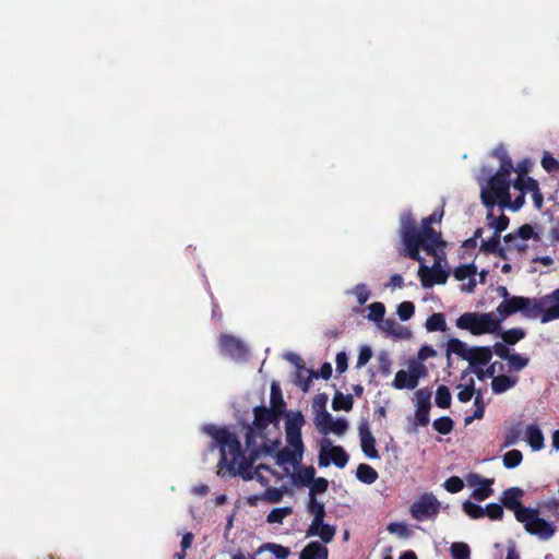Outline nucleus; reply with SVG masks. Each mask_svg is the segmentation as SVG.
<instances>
[{"label": "nucleus", "instance_id": "f257e3e1", "mask_svg": "<svg viewBox=\"0 0 559 559\" xmlns=\"http://www.w3.org/2000/svg\"><path fill=\"white\" fill-rule=\"evenodd\" d=\"M203 431L213 439L211 449H219L218 475L240 476L243 480L257 479L264 487L284 478L278 472L264 464H259L252 469L253 463L259 457L251 452H248L249 457H247L241 451L240 441L227 428L207 425L203 427Z\"/></svg>", "mask_w": 559, "mask_h": 559}, {"label": "nucleus", "instance_id": "f03ea898", "mask_svg": "<svg viewBox=\"0 0 559 559\" xmlns=\"http://www.w3.org/2000/svg\"><path fill=\"white\" fill-rule=\"evenodd\" d=\"M513 189L519 193L512 200L510 179L495 174L485 185H481V201L486 207L491 210H493L495 203L498 202L502 206H509L513 211H518L524 204L525 194L531 193L534 206L537 210L543 207L544 197L535 179L519 174L513 183Z\"/></svg>", "mask_w": 559, "mask_h": 559}, {"label": "nucleus", "instance_id": "7ed1b4c3", "mask_svg": "<svg viewBox=\"0 0 559 559\" xmlns=\"http://www.w3.org/2000/svg\"><path fill=\"white\" fill-rule=\"evenodd\" d=\"M277 413L266 407L254 408V420L246 433L247 451L255 457L273 455L281 444Z\"/></svg>", "mask_w": 559, "mask_h": 559}, {"label": "nucleus", "instance_id": "20e7f679", "mask_svg": "<svg viewBox=\"0 0 559 559\" xmlns=\"http://www.w3.org/2000/svg\"><path fill=\"white\" fill-rule=\"evenodd\" d=\"M443 217V211H435L428 217L424 218L419 227L415 226L411 212H405L401 216L400 236L403 246H406V239L412 238L417 246L426 253H435L436 247H445L441 233L431 227V224L440 223Z\"/></svg>", "mask_w": 559, "mask_h": 559}, {"label": "nucleus", "instance_id": "39448f33", "mask_svg": "<svg viewBox=\"0 0 559 559\" xmlns=\"http://www.w3.org/2000/svg\"><path fill=\"white\" fill-rule=\"evenodd\" d=\"M509 313L520 312L530 320L548 323L559 319V288L535 298H516L507 305Z\"/></svg>", "mask_w": 559, "mask_h": 559}, {"label": "nucleus", "instance_id": "423d86ee", "mask_svg": "<svg viewBox=\"0 0 559 559\" xmlns=\"http://www.w3.org/2000/svg\"><path fill=\"white\" fill-rule=\"evenodd\" d=\"M305 418L300 412L288 414L285 423L287 447L281 451L278 449L275 454L276 465L282 467L285 475L290 473V468H295L302 460L304 442L301 439V428Z\"/></svg>", "mask_w": 559, "mask_h": 559}, {"label": "nucleus", "instance_id": "0eeeda50", "mask_svg": "<svg viewBox=\"0 0 559 559\" xmlns=\"http://www.w3.org/2000/svg\"><path fill=\"white\" fill-rule=\"evenodd\" d=\"M420 249L421 246H417L412 238L407 237L406 246H403V252L406 257L419 263L418 276L420 278L421 286L424 288H430L436 284H445L449 273L442 269L444 247H436L435 253H428L435 259L432 266H428L426 264L425 259L420 255Z\"/></svg>", "mask_w": 559, "mask_h": 559}, {"label": "nucleus", "instance_id": "6e6552de", "mask_svg": "<svg viewBox=\"0 0 559 559\" xmlns=\"http://www.w3.org/2000/svg\"><path fill=\"white\" fill-rule=\"evenodd\" d=\"M506 318L491 312H465L456 320V326L469 331L474 335L493 334L500 330L501 322Z\"/></svg>", "mask_w": 559, "mask_h": 559}, {"label": "nucleus", "instance_id": "1a4fd4ad", "mask_svg": "<svg viewBox=\"0 0 559 559\" xmlns=\"http://www.w3.org/2000/svg\"><path fill=\"white\" fill-rule=\"evenodd\" d=\"M516 521L525 531L540 540H549L556 534V525L543 519L538 509H521L516 512Z\"/></svg>", "mask_w": 559, "mask_h": 559}, {"label": "nucleus", "instance_id": "9d476101", "mask_svg": "<svg viewBox=\"0 0 559 559\" xmlns=\"http://www.w3.org/2000/svg\"><path fill=\"white\" fill-rule=\"evenodd\" d=\"M349 456L341 445H334L332 440L323 438L319 443L318 464L320 467H328L334 464L338 468H344L348 463Z\"/></svg>", "mask_w": 559, "mask_h": 559}, {"label": "nucleus", "instance_id": "9b49d317", "mask_svg": "<svg viewBox=\"0 0 559 559\" xmlns=\"http://www.w3.org/2000/svg\"><path fill=\"white\" fill-rule=\"evenodd\" d=\"M441 503L431 492L419 496L411 506V514L417 521L435 519L440 512Z\"/></svg>", "mask_w": 559, "mask_h": 559}, {"label": "nucleus", "instance_id": "f8f14e48", "mask_svg": "<svg viewBox=\"0 0 559 559\" xmlns=\"http://www.w3.org/2000/svg\"><path fill=\"white\" fill-rule=\"evenodd\" d=\"M314 425L321 435L328 436L332 433L337 437H343L349 427L345 418H334L331 414L314 416Z\"/></svg>", "mask_w": 559, "mask_h": 559}, {"label": "nucleus", "instance_id": "ddd939ff", "mask_svg": "<svg viewBox=\"0 0 559 559\" xmlns=\"http://www.w3.org/2000/svg\"><path fill=\"white\" fill-rule=\"evenodd\" d=\"M453 277L462 283L461 292L474 293L477 286V265L475 262L461 264L453 270Z\"/></svg>", "mask_w": 559, "mask_h": 559}, {"label": "nucleus", "instance_id": "4468645a", "mask_svg": "<svg viewBox=\"0 0 559 559\" xmlns=\"http://www.w3.org/2000/svg\"><path fill=\"white\" fill-rule=\"evenodd\" d=\"M430 400L431 391L429 389H420L414 394L416 406L415 420L418 426L425 427L429 424Z\"/></svg>", "mask_w": 559, "mask_h": 559}, {"label": "nucleus", "instance_id": "2eb2a0df", "mask_svg": "<svg viewBox=\"0 0 559 559\" xmlns=\"http://www.w3.org/2000/svg\"><path fill=\"white\" fill-rule=\"evenodd\" d=\"M468 486L473 487L472 497L476 501H484L493 493V478H484L478 474H468L466 477Z\"/></svg>", "mask_w": 559, "mask_h": 559}, {"label": "nucleus", "instance_id": "dca6fc26", "mask_svg": "<svg viewBox=\"0 0 559 559\" xmlns=\"http://www.w3.org/2000/svg\"><path fill=\"white\" fill-rule=\"evenodd\" d=\"M358 433L360 439L361 451L364 454L371 460L379 457V453L376 449V439L371 432L368 421H361L358 426Z\"/></svg>", "mask_w": 559, "mask_h": 559}, {"label": "nucleus", "instance_id": "f3484780", "mask_svg": "<svg viewBox=\"0 0 559 559\" xmlns=\"http://www.w3.org/2000/svg\"><path fill=\"white\" fill-rule=\"evenodd\" d=\"M219 344L222 352L234 359H240L247 354L246 345L234 336L222 335Z\"/></svg>", "mask_w": 559, "mask_h": 559}, {"label": "nucleus", "instance_id": "a211bd4d", "mask_svg": "<svg viewBox=\"0 0 559 559\" xmlns=\"http://www.w3.org/2000/svg\"><path fill=\"white\" fill-rule=\"evenodd\" d=\"M524 495V491L519 487H511L502 492L501 502L502 504L514 512L516 516V512L521 509H528L521 504V499Z\"/></svg>", "mask_w": 559, "mask_h": 559}, {"label": "nucleus", "instance_id": "6ab92c4d", "mask_svg": "<svg viewBox=\"0 0 559 559\" xmlns=\"http://www.w3.org/2000/svg\"><path fill=\"white\" fill-rule=\"evenodd\" d=\"M336 530L334 526L325 524L321 520L317 525L311 523L306 531L307 537L318 536L324 544H329L333 540Z\"/></svg>", "mask_w": 559, "mask_h": 559}, {"label": "nucleus", "instance_id": "aec40b11", "mask_svg": "<svg viewBox=\"0 0 559 559\" xmlns=\"http://www.w3.org/2000/svg\"><path fill=\"white\" fill-rule=\"evenodd\" d=\"M524 437L532 451L538 452L545 448V437L542 429L537 425H527L524 430Z\"/></svg>", "mask_w": 559, "mask_h": 559}, {"label": "nucleus", "instance_id": "412c9836", "mask_svg": "<svg viewBox=\"0 0 559 559\" xmlns=\"http://www.w3.org/2000/svg\"><path fill=\"white\" fill-rule=\"evenodd\" d=\"M378 328L390 336L400 340H406L411 337V331L397 323L394 319H384L378 324Z\"/></svg>", "mask_w": 559, "mask_h": 559}, {"label": "nucleus", "instance_id": "4be33fe9", "mask_svg": "<svg viewBox=\"0 0 559 559\" xmlns=\"http://www.w3.org/2000/svg\"><path fill=\"white\" fill-rule=\"evenodd\" d=\"M491 350L488 347H474L471 349V355L467 361L469 362L471 370L479 367H485L491 359Z\"/></svg>", "mask_w": 559, "mask_h": 559}, {"label": "nucleus", "instance_id": "5701e85b", "mask_svg": "<svg viewBox=\"0 0 559 559\" xmlns=\"http://www.w3.org/2000/svg\"><path fill=\"white\" fill-rule=\"evenodd\" d=\"M328 548L319 542L309 543L300 552L299 559H328Z\"/></svg>", "mask_w": 559, "mask_h": 559}, {"label": "nucleus", "instance_id": "b1692460", "mask_svg": "<svg viewBox=\"0 0 559 559\" xmlns=\"http://www.w3.org/2000/svg\"><path fill=\"white\" fill-rule=\"evenodd\" d=\"M518 381V377L507 374L496 376L491 381V390L495 394H501L514 388Z\"/></svg>", "mask_w": 559, "mask_h": 559}, {"label": "nucleus", "instance_id": "393cba45", "mask_svg": "<svg viewBox=\"0 0 559 559\" xmlns=\"http://www.w3.org/2000/svg\"><path fill=\"white\" fill-rule=\"evenodd\" d=\"M392 385L396 390H414L418 385V381L407 370H399Z\"/></svg>", "mask_w": 559, "mask_h": 559}, {"label": "nucleus", "instance_id": "a878e982", "mask_svg": "<svg viewBox=\"0 0 559 559\" xmlns=\"http://www.w3.org/2000/svg\"><path fill=\"white\" fill-rule=\"evenodd\" d=\"M316 476V469L313 466H304L298 468L293 475V483L296 486L308 487Z\"/></svg>", "mask_w": 559, "mask_h": 559}, {"label": "nucleus", "instance_id": "bb28decb", "mask_svg": "<svg viewBox=\"0 0 559 559\" xmlns=\"http://www.w3.org/2000/svg\"><path fill=\"white\" fill-rule=\"evenodd\" d=\"M286 492V487L283 488H267L263 495L249 498L251 504H255L257 500H264L270 503H278Z\"/></svg>", "mask_w": 559, "mask_h": 559}, {"label": "nucleus", "instance_id": "cd10ccee", "mask_svg": "<svg viewBox=\"0 0 559 559\" xmlns=\"http://www.w3.org/2000/svg\"><path fill=\"white\" fill-rule=\"evenodd\" d=\"M471 347H468L464 342L457 338H451L447 343V352L448 354H454L460 356L464 360H467L471 355Z\"/></svg>", "mask_w": 559, "mask_h": 559}, {"label": "nucleus", "instance_id": "c85d7f7f", "mask_svg": "<svg viewBox=\"0 0 559 559\" xmlns=\"http://www.w3.org/2000/svg\"><path fill=\"white\" fill-rule=\"evenodd\" d=\"M264 551L271 552L273 556H275L277 559H286L290 555L289 548L275 544V543H265L262 544L258 550L257 554H262Z\"/></svg>", "mask_w": 559, "mask_h": 559}, {"label": "nucleus", "instance_id": "c756f323", "mask_svg": "<svg viewBox=\"0 0 559 559\" xmlns=\"http://www.w3.org/2000/svg\"><path fill=\"white\" fill-rule=\"evenodd\" d=\"M497 290H498L499 295L503 298V301L498 305V307L496 308V311L498 312L499 316L507 319L508 317L513 314V313H509V307L507 305L509 302H511L513 299L524 298V297L523 296H510L507 287H504V286L498 287Z\"/></svg>", "mask_w": 559, "mask_h": 559}, {"label": "nucleus", "instance_id": "7c9ffc66", "mask_svg": "<svg viewBox=\"0 0 559 559\" xmlns=\"http://www.w3.org/2000/svg\"><path fill=\"white\" fill-rule=\"evenodd\" d=\"M487 214L488 226L493 230V234L500 235L509 225V218L504 214H500L496 217L492 210L489 209Z\"/></svg>", "mask_w": 559, "mask_h": 559}, {"label": "nucleus", "instance_id": "2f4dec72", "mask_svg": "<svg viewBox=\"0 0 559 559\" xmlns=\"http://www.w3.org/2000/svg\"><path fill=\"white\" fill-rule=\"evenodd\" d=\"M357 478L365 484H373L378 479L377 471L368 464H359L356 472Z\"/></svg>", "mask_w": 559, "mask_h": 559}, {"label": "nucleus", "instance_id": "473e14b6", "mask_svg": "<svg viewBox=\"0 0 559 559\" xmlns=\"http://www.w3.org/2000/svg\"><path fill=\"white\" fill-rule=\"evenodd\" d=\"M308 511L313 515L311 523H314L317 525L321 520H324V504L317 500L316 497H309Z\"/></svg>", "mask_w": 559, "mask_h": 559}, {"label": "nucleus", "instance_id": "72a5a7b5", "mask_svg": "<svg viewBox=\"0 0 559 559\" xmlns=\"http://www.w3.org/2000/svg\"><path fill=\"white\" fill-rule=\"evenodd\" d=\"M332 408L334 411H350L353 408V396L337 392L332 400Z\"/></svg>", "mask_w": 559, "mask_h": 559}, {"label": "nucleus", "instance_id": "f704fd0d", "mask_svg": "<svg viewBox=\"0 0 559 559\" xmlns=\"http://www.w3.org/2000/svg\"><path fill=\"white\" fill-rule=\"evenodd\" d=\"M292 513H293L292 507L274 508L266 515V522L269 524H282L284 519L289 516Z\"/></svg>", "mask_w": 559, "mask_h": 559}, {"label": "nucleus", "instance_id": "c9c22d12", "mask_svg": "<svg viewBox=\"0 0 559 559\" xmlns=\"http://www.w3.org/2000/svg\"><path fill=\"white\" fill-rule=\"evenodd\" d=\"M425 326L429 332L444 331L447 329L444 316L442 313L431 314L426 320Z\"/></svg>", "mask_w": 559, "mask_h": 559}, {"label": "nucleus", "instance_id": "e433bc0d", "mask_svg": "<svg viewBox=\"0 0 559 559\" xmlns=\"http://www.w3.org/2000/svg\"><path fill=\"white\" fill-rule=\"evenodd\" d=\"M346 294L354 295L360 306L365 305L371 297V293L365 283L357 284L353 289L347 290Z\"/></svg>", "mask_w": 559, "mask_h": 559}, {"label": "nucleus", "instance_id": "4c0bfd02", "mask_svg": "<svg viewBox=\"0 0 559 559\" xmlns=\"http://www.w3.org/2000/svg\"><path fill=\"white\" fill-rule=\"evenodd\" d=\"M313 378V371L301 367L296 371V384L301 388L304 392H307L310 388L311 380Z\"/></svg>", "mask_w": 559, "mask_h": 559}, {"label": "nucleus", "instance_id": "58836bf2", "mask_svg": "<svg viewBox=\"0 0 559 559\" xmlns=\"http://www.w3.org/2000/svg\"><path fill=\"white\" fill-rule=\"evenodd\" d=\"M522 452L515 449L508 451L502 457L503 466L508 469L518 467L522 463Z\"/></svg>", "mask_w": 559, "mask_h": 559}, {"label": "nucleus", "instance_id": "ea45409f", "mask_svg": "<svg viewBox=\"0 0 559 559\" xmlns=\"http://www.w3.org/2000/svg\"><path fill=\"white\" fill-rule=\"evenodd\" d=\"M407 371L419 382V379L427 376V368L420 360L412 358L407 362Z\"/></svg>", "mask_w": 559, "mask_h": 559}, {"label": "nucleus", "instance_id": "a19ab883", "mask_svg": "<svg viewBox=\"0 0 559 559\" xmlns=\"http://www.w3.org/2000/svg\"><path fill=\"white\" fill-rule=\"evenodd\" d=\"M369 313L367 316V319L369 321L376 322L377 324H380L381 321H383V317L385 313V307L382 302L376 301L369 305L368 307Z\"/></svg>", "mask_w": 559, "mask_h": 559}, {"label": "nucleus", "instance_id": "79ce46f5", "mask_svg": "<svg viewBox=\"0 0 559 559\" xmlns=\"http://www.w3.org/2000/svg\"><path fill=\"white\" fill-rule=\"evenodd\" d=\"M504 242L507 245L508 250H514L516 252H522L527 249V242L522 240L520 237L510 233L504 236Z\"/></svg>", "mask_w": 559, "mask_h": 559}, {"label": "nucleus", "instance_id": "37998d69", "mask_svg": "<svg viewBox=\"0 0 559 559\" xmlns=\"http://www.w3.org/2000/svg\"><path fill=\"white\" fill-rule=\"evenodd\" d=\"M526 335V332L521 328H513L510 330L504 331L501 334V337L506 344H515L523 340Z\"/></svg>", "mask_w": 559, "mask_h": 559}, {"label": "nucleus", "instance_id": "c03bdc74", "mask_svg": "<svg viewBox=\"0 0 559 559\" xmlns=\"http://www.w3.org/2000/svg\"><path fill=\"white\" fill-rule=\"evenodd\" d=\"M451 393L445 385H440L436 392V405L440 408H448L451 405Z\"/></svg>", "mask_w": 559, "mask_h": 559}, {"label": "nucleus", "instance_id": "a18cd8bd", "mask_svg": "<svg viewBox=\"0 0 559 559\" xmlns=\"http://www.w3.org/2000/svg\"><path fill=\"white\" fill-rule=\"evenodd\" d=\"M496 153L498 154V156L500 157V160H501L500 167H499L498 171L496 173V175H501L502 177L510 179V175L513 169L511 159L507 156L504 151H501V152L497 151Z\"/></svg>", "mask_w": 559, "mask_h": 559}, {"label": "nucleus", "instance_id": "49530a36", "mask_svg": "<svg viewBox=\"0 0 559 559\" xmlns=\"http://www.w3.org/2000/svg\"><path fill=\"white\" fill-rule=\"evenodd\" d=\"M530 358L521 354L512 353L508 359L509 367L514 371H521L528 366Z\"/></svg>", "mask_w": 559, "mask_h": 559}, {"label": "nucleus", "instance_id": "de8ad7c7", "mask_svg": "<svg viewBox=\"0 0 559 559\" xmlns=\"http://www.w3.org/2000/svg\"><path fill=\"white\" fill-rule=\"evenodd\" d=\"M463 511L471 518V519H481L485 516V509L469 500L463 502Z\"/></svg>", "mask_w": 559, "mask_h": 559}, {"label": "nucleus", "instance_id": "09e8293b", "mask_svg": "<svg viewBox=\"0 0 559 559\" xmlns=\"http://www.w3.org/2000/svg\"><path fill=\"white\" fill-rule=\"evenodd\" d=\"M450 550L453 559H471V550L467 544L453 543Z\"/></svg>", "mask_w": 559, "mask_h": 559}, {"label": "nucleus", "instance_id": "8fccbe9b", "mask_svg": "<svg viewBox=\"0 0 559 559\" xmlns=\"http://www.w3.org/2000/svg\"><path fill=\"white\" fill-rule=\"evenodd\" d=\"M453 420L450 417H440L432 424L433 428L441 435H448L453 429Z\"/></svg>", "mask_w": 559, "mask_h": 559}, {"label": "nucleus", "instance_id": "3c124183", "mask_svg": "<svg viewBox=\"0 0 559 559\" xmlns=\"http://www.w3.org/2000/svg\"><path fill=\"white\" fill-rule=\"evenodd\" d=\"M328 400H329V397L324 393H320V394L316 395L313 403H312V409H313L314 416H319L321 414H330L325 408Z\"/></svg>", "mask_w": 559, "mask_h": 559}, {"label": "nucleus", "instance_id": "603ef678", "mask_svg": "<svg viewBox=\"0 0 559 559\" xmlns=\"http://www.w3.org/2000/svg\"><path fill=\"white\" fill-rule=\"evenodd\" d=\"M329 481L323 478H313L309 487V497H316L317 493H323L326 491Z\"/></svg>", "mask_w": 559, "mask_h": 559}, {"label": "nucleus", "instance_id": "864d4df0", "mask_svg": "<svg viewBox=\"0 0 559 559\" xmlns=\"http://www.w3.org/2000/svg\"><path fill=\"white\" fill-rule=\"evenodd\" d=\"M379 370L383 376H389L391 373L392 360L388 352H380L377 356Z\"/></svg>", "mask_w": 559, "mask_h": 559}, {"label": "nucleus", "instance_id": "5fc2aeb1", "mask_svg": "<svg viewBox=\"0 0 559 559\" xmlns=\"http://www.w3.org/2000/svg\"><path fill=\"white\" fill-rule=\"evenodd\" d=\"M396 312L402 321H407L413 317L415 312V306L411 301H403L397 306Z\"/></svg>", "mask_w": 559, "mask_h": 559}, {"label": "nucleus", "instance_id": "6e6d98bb", "mask_svg": "<svg viewBox=\"0 0 559 559\" xmlns=\"http://www.w3.org/2000/svg\"><path fill=\"white\" fill-rule=\"evenodd\" d=\"M521 437V429L519 426H513L509 428L504 433V443L503 448H509L518 443Z\"/></svg>", "mask_w": 559, "mask_h": 559}, {"label": "nucleus", "instance_id": "4d7b16f0", "mask_svg": "<svg viewBox=\"0 0 559 559\" xmlns=\"http://www.w3.org/2000/svg\"><path fill=\"white\" fill-rule=\"evenodd\" d=\"M388 531L391 534H395L401 538H407L411 535V531L406 524L401 522H393L388 525Z\"/></svg>", "mask_w": 559, "mask_h": 559}, {"label": "nucleus", "instance_id": "13d9d810", "mask_svg": "<svg viewBox=\"0 0 559 559\" xmlns=\"http://www.w3.org/2000/svg\"><path fill=\"white\" fill-rule=\"evenodd\" d=\"M443 487L447 491L456 493L464 488V483L460 477L452 476L444 481Z\"/></svg>", "mask_w": 559, "mask_h": 559}, {"label": "nucleus", "instance_id": "bf43d9fd", "mask_svg": "<svg viewBox=\"0 0 559 559\" xmlns=\"http://www.w3.org/2000/svg\"><path fill=\"white\" fill-rule=\"evenodd\" d=\"M503 508L498 503H489L485 508V515L490 520H501L503 518Z\"/></svg>", "mask_w": 559, "mask_h": 559}, {"label": "nucleus", "instance_id": "052dcab7", "mask_svg": "<svg viewBox=\"0 0 559 559\" xmlns=\"http://www.w3.org/2000/svg\"><path fill=\"white\" fill-rule=\"evenodd\" d=\"M499 243L500 235L493 234L488 240H481L480 249L485 252H496Z\"/></svg>", "mask_w": 559, "mask_h": 559}, {"label": "nucleus", "instance_id": "680f3d73", "mask_svg": "<svg viewBox=\"0 0 559 559\" xmlns=\"http://www.w3.org/2000/svg\"><path fill=\"white\" fill-rule=\"evenodd\" d=\"M459 393H457V399L460 402L462 403H467L472 400L473 395H474V386H473V382L469 384V385H459Z\"/></svg>", "mask_w": 559, "mask_h": 559}, {"label": "nucleus", "instance_id": "e2e57ef3", "mask_svg": "<svg viewBox=\"0 0 559 559\" xmlns=\"http://www.w3.org/2000/svg\"><path fill=\"white\" fill-rule=\"evenodd\" d=\"M473 373L476 374V377L479 379V380H485L487 378H491L493 379L495 376V372H496V369H495V365H491V366H488V367H479V368H475L472 370Z\"/></svg>", "mask_w": 559, "mask_h": 559}, {"label": "nucleus", "instance_id": "0e129e2a", "mask_svg": "<svg viewBox=\"0 0 559 559\" xmlns=\"http://www.w3.org/2000/svg\"><path fill=\"white\" fill-rule=\"evenodd\" d=\"M372 357V350L369 346H362L359 349L356 367L361 368L369 362Z\"/></svg>", "mask_w": 559, "mask_h": 559}, {"label": "nucleus", "instance_id": "69168bd1", "mask_svg": "<svg viewBox=\"0 0 559 559\" xmlns=\"http://www.w3.org/2000/svg\"><path fill=\"white\" fill-rule=\"evenodd\" d=\"M542 165L549 173L559 169V162L550 153L544 154Z\"/></svg>", "mask_w": 559, "mask_h": 559}, {"label": "nucleus", "instance_id": "338daca9", "mask_svg": "<svg viewBox=\"0 0 559 559\" xmlns=\"http://www.w3.org/2000/svg\"><path fill=\"white\" fill-rule=\"evenodd\" d=\"M518 237H520L524 241H528L531 238L535 236L534 229L531 225L525 224L521 226L515 233H513Z\"/></svg>", "mask_w": 559, "mask_h": 559}, {"label": "nucleus", "instance_id": "774afa93", "mask_svg": "<svg viewBox=\"0 0 559 559\" xmlns=\"http://www.w3.org/2000/svg\"><path fill=\"white\" fill-rule=\"evenodd\" d=\"M436 355H437V352L431 346L424 345L419 348L416 359L424 362L428 358L435 357Z\"/></svg>", "mask_w": 559, "mask_h": 559}]
</instances>
